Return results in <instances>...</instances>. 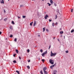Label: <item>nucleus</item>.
Returning <instances> with one entry per match:
<instances>
[{"instance_id":"nucleus-34","label":"nucleus","mask_w":74,"mask_h":74,"mask_svg":"<svg viewBox=\"0 0 74 74\" xmlns=\"http://www.w3.org/2000/svg\"><path fill=\"white\" fill-rule=\"evenodd\" d=\"M57 18V15H56V18H55V19H56Z\"/></svg>"},{"instance_id":"nucleus-42","label":"nucleus","mask_w":74,"mask_h":74,"mask_svg":"<svg viewBox=\"0 0 74 74\" xmlns=\"http://www.w3.org/2000/svg\"><path fill=\"white\" fill-rule=\"evenodd\" d=\"M30 26H32V23H30Z\"/></svg>"},{"instance_id":"nucleus-39","label":"nucleus","mask_w":74,"mask_h":74,"mask_svg":"<svg viewBox=\"0 0 74 74\" xmlns=\"http://www.w3.org/2000/svg\"><path fill=\"white\" fill-rule=\"evenodd\" d=\"M66 53H69V51H66Z\"/></svg>"},{"instance_id":"nucleus-16","label":"nucleus","mask_w":74,"mask_h":74,"mask_svg":"<svg viewBox=\"0 0 74 74\" xmlns=\"http://www.w3.org/2000/svg\"><path fill=\"white\" fill-rule=\"evenodd\" d=\"M74 30L73 29V30H71V33H73L74 32Z\"/></svg>"},{"instance_id":"nucleus-55","label":"nucleus","mask_w":74,"mask_h":74,"mask_svg":"<svg viewBox=\"0 0 74 74\" xmlns=\"http://www.w3.org/2000/svg\"><path fill=\"white\" fill-rule=\"evenodd\" d=\"M61 29H60V30H61Z\"/></svg>"},{"instance_id":"nucleus-9","label":"nucleus","mask_w":74,"mask_h":74,"mask_svg":"<svg viewBox=\"0 0 74 74\" xmlns=\"http://www.w3.org/2000/svg\"><path fill=\"white\" fill-rule=\"evenodd\" d=\"M13 62L14 63H16V61L15 60L13 61Z\"/></svg>"},{"instance_id":"nucleus-8","label":"nucleus","mask_w":74,"mask_h":74,"mask_svg":"<svg viewBox=\"0 0 74 74\" xmlns=\"http://www.w3.org/2000/svg\"><path fill=\"white\" fill-rule=\"evenodd\" d=\"M50 2L51 4H53V1H52V0H50Z\"/></svg>"},{"instance_id":"nucleus-25","label":"nucleus","mask_w":74,"mask_h":74,"mask_svg":"<svg viewBox=\"0 0 74 74\" xmlns=\"http://www.w3.org/2000/svg\"><path fill=\"white\" fill-rule=\"evenodd\" d=\"M27 52L28 53H29V52H30V50L29 49H28L27 50Z\"/></svg>"},{"instance_id":"nucleus-17","label":"nucleus","mask_w":74,"mask_h":74,"mask_svg":"<svg viewBox=\"0 0 74 74\" xmlns=\"http://www.w3.org/2000/svg\"><path fill=\"white\" fill-rule=\"evenodd\" d=\"M60 34H63V31H61V32H60Z\"/></svg>"},{"instance_id":"nucleus-24","label":"nucleus","mask_w":74,"mask_h":74,"mask_svg":"<svg viewBox=\"0 0 74 74\" xmlns=\"http://www.w3.org/2000/svg\"><path fill=\"white\" fill-rule=\"evenodd\" d=\"M10 37H11V38H12V37H13L12 35V34L10 35Z\"/></svg>"},{"instance_id":"nucleus-29","label":"nucleus","mask_w":74,"mask_h":74,"mask_svg":"<svg viewBox=\"0 0 74 74\" xmlns=\"http://www.w3.org/2000/svg\"><path fill=\"white\" fill-rule=\"evenodd\" d=\"M51 45H50L49 47V49H50V48H51Z\"/></svg>"},{"instance_id":"nucleus-38","label":"nucleus","mask_w":74,"mask_h":74,"mask_svg":"<svg viewBox=\"0 0 74 74\" xmlns=\"http://www.w3.org/2000/svg\"><path fill=\"white\" fill-rule=\"evenodd\" d=\"M50 68L51 69H53V67H52V66H51L50 67Z\"/></svg>"},{"instance_id":"nucleus-53","label":"nucleus","mask_w":74,"mask_h":74,"mask_svg":"<svg viewBox=\"0 0 74 74\" xmlns=\"http://www.w3.org/2000/svg\"><path fill=\"white\" fill-rule=\"evenodd\" d=\"M61 37H62V35H61Z\"/></svg>"},{"instance_id":"nucleus-19","label":"nucleus","mask_w":74,"mask_h":74,"mask_svg":"<svg viewBox=\"0 0 74 74\" xmlns=\"http://www.w3.org/2000/svg\"><path fill=\"white\" fill-rule=\"evenodd\" d=\"M22 17L23 18H24H24H26V16H23Z\"/></svg>"},{"instance_id":"nucleus-49","label":"nucleus","mask_w":74,"mask_h":74,"mask_svg":"<svg viewBox=\"0 0 74 74\" xmlns=\"http://www.w3.org/2000/svg\"><path fill=\"white\" fill-rule=\"evenodd\" d=\"M64 39H65V36H64Z\"/></svg>"},{"instance_id":"nucleus-5","label":"nucleus","mask_w":74,"mask_h":74,"mask_svg":"<svg viewBox=\"0 0 74 74\" xmlns=\"http://www.w3.org/2000/svg\"><path fill=\"white\" fill-rule=\"evenodd\" d=\"M36 22H37V21H34V26H36Z\"/></svg>"},{"instance_id":"nucleus-37","label":"nucleus","mask_w":74,"mask_h":74,"mask_svg":"<svg viewBox=\"0 0 74 74\" xmlns=\"http://www.w3.org/2000/svg\"><path fill=\"white\" fill-rule=\"evenodd\" d=\"M46 31H47V32H48V29H46Z\"/></svg>"},{"instance_id":"nucleus-28","label":"nucleus","mask_w":74,"mask_h":74,"mask_svg":"<svg viewBox=\"0 0 74 74\" xmlns=\"http://www.w3.org/2000/svg\"><path fill=\"white\" fill-rule=\"evenodd\" d=\"M52 26H55V23H52Z\"/></svg>"},{"instance_id":"nucleus-52","label":"nucleus","mask_w":74,"mask_h":74,"mask_svg":"<svg viewBox=\"0 0 74 74\" xmlns=\"http://www.w3.org/2000/svg\"><path fill=\"white\" fill-rule=\"evenodd\" d=\"M1 0H0V2H1Z\"/></svg>"},{"instance_id":"nucleus-4","label":"nucleus","mask_w":74,"mask_h":74,"mask_svg":"<svg viewBox=\"0 0 74 74\" xmlns=\"http://www.w3.org/2000/svg\"><path fill=\"white\" fill-rule=\"evenodd\" d=\"M47 67H44L43 68V71L44 72L45 71H45V70H47Z\"/></svg>"},{"instance_id":"nucleus-11","label":"nucleus","mask_w":74,"mask_h":74,"mask_svg":"<svg viewBox=\"0 0 74 74\" xmlns=\"http://www.w3.org/2000/svg\"><path fill=\"white\" fill-rule=\"evenodd\" d=\"M10 29H11V30H12V26H10Z\"/></svg>"},{"instance_id":"nucleus-6","label":"nucleus","mask_w":74,"mask_h":74,"mask_svg":"<svg viewBox=\"0 0 74 74\" xmlns=\"http://www.w3.org/2000/svg\"><path fill=\"white\" fill-rule=\"evenodd\" d=\"M48 17V16L47 14L45 16V18L46 19H47V18Z\"/></svg>"},{"instance_id":"nucleus-36","label":"nucleus","mask_w":74,"mask_h":74,"mask_svg":"<svg viewBox=\"0 0 74 74\" xmlns=\"http://www.w3.org/2000/svg\"><path fill=\"white\" fill-rule=\"evenodd\" d=\"M54 5L55 6H56L57 5H56V4L55 3H54Z\"/></svg>"},{"instance_id":"nucleus-56","label":"nucleus","mask_w":74,"mask_h":74,"mask_svg":"<svg viewBox=\"0 0 74 74\" xmlns=\"http://www.w3.org/2000/svg\"><path fill=\"white\" fill-rule=\"evenodd\" d=\"M32 1H33V0H32Z\"/></svg>"},{"instance_id":"nucleus-41","label":"nucleus","mask_w":74,"mask_h":74,"mask_svg":"<svg viewBox=\"0 0 74 74\" xmlns=\"http://www.w3.org/2000/svg\"><path fill=\"white\" fill-rule=\"evenodd\" d=\"M16 56V54H14L13 55V56Z\"/></svg>"},{"instance_id":"nucleus-21","label":"nucleus","mask_w":74,"mask_h":74,"mask_svg":"<svg viewBox=\"0 0 74 74\" xmlns=\"http://www.w3.org/2000/svg\"><path fill=\"white\" fill-rule=\"evenodd\" d=\"M16 52L17 53H18V50L17 49L16 50Z\"/></svg>"},{"instance_id":"nucleus-33","label":"nucleus","mask_w":74,"mask_h":74,"mask_svg":"<svg viewBox=\"0 0 74 74\" xmlns=\"http://www.w3.org/2000/svg\"><path fill=\"white\" fill-rule=\"evenodd\" d=\"M23 5H20V7H23Z\"/></svg>"},{"instance_id":"nucleus-3","label":"nucleus","mask_w":74,"mask_h":74,"mask_svg":"<svg viewBox=\"0 0 74 74\" xmlns=\"http://www.w3.org/2000/svg\"><path fill=\"white\" fill-rule=\"evenodd\" d=\"M47 51H46V52H45L42 54V56L44 57V56L45 55V54H47Z\"/></svg>"},{"instance_id":"nucleus-22","label":"nucleus","mask_w":74,"mask_h":74,"mask_svg":"<svg viewBox=\"0 0 74 74\" xmlns=\"http://www.w3.org/2000/svg\"><path fill=\"white\" fill-rule=\"evenodd\" d=\"M42 62H45V60L44 59H42Z\"/></svg>"},{"instance_id":"nucleus-50","label":"nucleus","mask_w":74,"mask_h":74,"mask_svg":"<svg viewBox=\"0 0 74 74\" xmlns=\"http://www.w3.org/2000/svg\"><path fill=\"white\" fill-rule=\"evenodd\" d=\"M18 18H20V17H18Z\"/></svg>"},{"instance_id":"nucleus-14","label":"nucleus","mask_w":74,"mask_h":74,"mask_svg":"<svg viewBox=\"0 0 74 74\" xmlns=\"http://www.w3.org/2000/svg\"><path fill=\"white\" fill-rule=\"evenodd\" d=\"M44 74H47V71H45V72H44Z\"/></svg>"},{"instance_id":"nucleus-47","label":"nucleus","mask_w":74,"mask_h":74,"mask_svg":"<svg viewBox=\"0 0 74 74\" xmlns=\"http://www.w3.org/2000/svg\"><path fill=\"white\" fill-rule=\"evenodd\" d=\"M38 37H40V35H38Z\"/></svg>"},{"instance_id":"nucleus-45","label":"nucleus","mask_w":74,"mask_h":74,"mask_svg":"<svg viewBox=\"0 0 74 74\" xmlns=\"http://www.w3.org/2000/svg\"><path fill=\"white\" fill-rule=\"evenodd\" d=\"M30 62V60H29L28 61V62Z\"/></svg>"},{"instance_id":"nucleus-15","label":"nucleus","mask_w":74,"mask_h":74,"mask_svg":"<svg viewBox=\"0 0 74 74\" xmlns=\"http://www.w3.org/2000/svg\"><path fill=\"white\" fill-rule=\"evenodd\" d=\"M17 40V39H16V38H15L14 40V41H15V42H16Z\"/></svg>"},{"instance_id":"nucleus-1","label":"nucleus","mask_w":74,"mask_h":74,"mask_svg":"<svg viewBox=\"0 0 74 74\" xmlns=\"http://www.w3.org/2000/svg\"><path fill=\"white\" fill-rule=\"evenodd\" d=\"M49 62L51 64H53L54 63L53 62V60H51V59H50L49 60Z\"/></svg>"},{"instance_id":"nucleus-18","label":"nucleus","mask_w":74,"mask_h":74,"mask_svg":"<svg viewBox=\"0 0 74 74\" xmlns=\"http://www.w3.org/2000/svg\"><path fill=\"white\" fill-rule=\"evenodd\" d=\"M40 74H43V73L42 72V71H40Z\"/></svg>"},{"instance_id":"nucleus-27","label":"nucleus","mask_w":74,"mask_h":74,"mask_svg":"<svg viewBox=\"0 0 74 74\" xmlns=\"http://www.w3.org/2000/svg\"><path fill=\"white\" fill-rule=\"evenodd\" d=\"M3 12H4V13H5V12H6L5 11V9L3 10Z\"/></svg>"},{"instance_id":"nucleus-46","label":"nucleus","mask_w":74,"mask_h":74,"mask_svg":"<svg viewBox=\"0 0 74 74\" xmlns=\"http://www.w3.org/2000/svg\"><path fill=\"white\" fill-rule=\"evenodd\" d=\"M55 38V37H54V38H53V39L54 40Z\"/></svg>"},{"instance_id":"nucleus-2","label":"nucleus","mask_w":74,"mask_h":74,"mask_svg":"<svg viewBox=\"0 0 74 74\" xmlns=\"http://www.w3.org/2000/svg\"><path fill=\"white\" fill-rule=\"evenodd\" d=\"M51 56H55V55H56V53H53L52 51H51Z\"/></svg>"},{"instance_id":"nucleus-10","label":"nucleus","mask_w":74,"mask_h":74,"mask_svg":"<svg viewBox=\"0 0 74 74\" xmlns=\"http://www.w3.org/2000/svg\"><path fill=\"white\" fill-rule=\"evenodd\" d=\"M16 73H17L18 74H20V73H19V71H16Z\"/></svg>"},{"instance_id":"nucleus-12","label":"nucleus","mask_w":74,"mask_h":74,"mask_svg":"<svg viewBox=\"0 0 74 74\" xmlns=\"http://www.w3.org/2000/svg\"><path fill=\"white\" fill-rule=\"evenodd\" d=\"M7 18H5L4 19V21H7Z\"/></svg>"},{"instance_id":"nucleus-35","label":"nucleus","mask_w":74,"mask_h":74,"mask_svg":"<svg viewBox=\"0 0 74 74\" xmlns=\"http://www.w3.org/2000/svg\"><path fill=\"white\" fill-rule=\"evenodd\" d=\"M19 59L20 60H21V57L19 56Z\"/></svg>"},{"instance_id":"nucleus-40","label":"nucleus","mask_w":74,"mask_h":74,"mask_svg":"<svg viewBox=\"0 0 74 74\" xmlns=\"http://www.w3.org/2000/svg\"><path fill=\"white\" fill-rule=\"evenodd\" d=\"M49 22H51V21H52V20L49 19Z\"/></svg>"},{"instance_id":"nucleus-48","label":"nucleus","mask_w":74,"mask_h":74,"mask_svg":"<svg viewBox=\"0 0 74 74\" xmlns=\"http://www.w3.org/2000/svg\"><path fill=\"white\" fill-rule=\"evenodd\" d=\"M31 23H32H32H33V22H32Z\"/></svg>"},{"instance_id":"nucleus-54","label":"nucleus","mask_w":74,"mask_h":74,"mask_svg":"<svg viewBox=\"0 0 74 74\" xmlns=\"http://www.w3.org/2000/svg\"><path fill=\"white\" fill-rule=\"evenodd\" d=\"M10 1V0H8V1Z\"/></svg>"},{"instance_id":"nucleus-32","label":"nucleus","mask_w":74,"mask_h":74,"mask_svg":"<svg viewBox=\"0 0 74 74\" xmlns=\"http://www.w3.org/2000/svg\"><path fill=\"white\" fill-rule=\"evenodd\" d=\"M55 66V64H54V65L51 66H52V67H54V66Z\"/></svg>"},{"instance_id":"nucleus-51","label":"nucleus","mask_w":74,"mask_h":74,"mask_svg":"<svg viewBox=\"0 0 74 74\" xmlns=\"http://www.w3.org/2000/svg\"><path fill=\"white\" fill-rule=\"evenodd\" d=\"M42 1H44V0H42Z\"/></svg>"},{"instance_id":"nucleus-23","label":"nucleus","mask_w":74,"mask_h":74,"mask_svg":"<svg viewBox=\"0 0 74 74\" xmlns=\"http://www.w3.org/2000/svg\"><path fill=\"white\" fill-rule=\"evenodd\" d=\"M12 24H15V23H14V21H12Z\"/></svg>"},{"instance_id":"nucleus-20","label":"nucleus","mask_w":74,"mask_h":74,"mask_svg":"<svg viewBox=\"0 0 74 74\" xmlns=\"http://www.w3.org/2000/svg\"><path fill=\"white\" fill-rule=\"evenodd\" d=\"M47 4H49V6H50L51 5V4H50L49 3H47Z\"/></svg>"},{"instance_id":"nucleus-30","label":"nucleus","mask_w":74,"mask_h":74,"mask_svg":"<svg viewBox=\"0 0 74 74\" xmlns=\"http://www.w3.org/2000/svg\"><path fill=\"white\" fill-rule=\"evenodd\" d=\"M71 12H73V9H72L71 10Z\"/></svg>"},{"instance_id":"nucleus-43","label":"nucleus","mask_w":74,"mask_h":74,"mask_svg":"<svg viewBox=\"0 0 74 74\" xmlns=\"http://www.w3.org/2000/svg\"><path fill=\"white\" fill-rule=\"evenodd\" d=\"M55 25H58V23H55Z\"/></svg>"},{"instance_id":"nucleus-31","label":"nucleus","mask_w":74,"mask_h":74,"mask_svg":"<svg viewBox=\"0 0 74 74\" xmlns=\"http://www.w3.org/2000/svg\"><path fill=\"white\" fill-rule=\"evenodd\" d=\"M40 51L42 53V50L41 49L40 50Z\"/></svg>"},{"instance_id":"nucleus-7","label":"nucleus","mask_w":74,"mask_h":74,"mask_svg":"<svg viewBox=\"0 0 74 74\" xmlns=\"http://www.w3.org/2000/svg\"><path fill=\"white\" fill-rule=\"evenodd\" d=\"M0 3H3V4H4V0H2L1 1Z\"/></svg>"},{"instance_id":"nucleus-26","label":"nucleus","mask_w":74,"mask_h":74,"mask_svg":"<svg viewBox=\"0 0 74 74\" xmlns=\"http://www.w3.org/2000/svg\"><path fill=\"white\" fill-rule=\"evenodd\" d=\"M27 68H28V69H30V66H27Z\"/></svg>"},{"instance_id":"nucleus-44","label":"nucleus","mask_w":74,"mask_h":74,"mask_svg":"<svg viewBox=\"0 0 74 74\" xmlns=\"http://www.w3.org/2000/svg\"><path fill=\"white\" fill-rule=\"evenodd\" d=\"M1 33H2L1 32H0V35H1Z\"/></svg>"},{"instance_id":"nucleus-13","label":"nucleus","mask_w":74,"mask_h":74,"mask_svg":"<svg viewBox=\"0 0 74 74\" xmlns=\"http://www.w3.org/2000/svg\"><path fill=\"white\" fill-rule=\"evenodd\" d=\"M43 32H45V28H43Z\"/></svg>"}]
</instances>
